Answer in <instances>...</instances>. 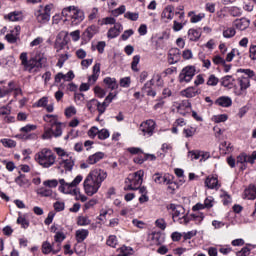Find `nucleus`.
I'll list each match as a JSON object with an SVG mask.
<instances>
[{
	"instance_id": "nucleus-58",
	"label": "nucleus",
	"mask_w": 256,
	"mask_h": 256,
	"mask_svg": "<svg viewBox=\"0 0 256 256\" xmlns=\"http://www.w3.org/2000/svg\"><path fill=\"white\" fill-rule=\"evenodd\" d=\"M196 131H197L196 128L191 127V128H185L183 130V133H184L185 137H193V135H195Z\"/></svg>"
},
{
	"instance_id": "nucleus-26",
	"label": "nucleus",
	"mask_w": 256,
	"mask_h": 256,
	"mask_svg": "<svg viewBox=\"0 0 256 256\" xmlns=\"http://www.w3.org/2000/svg\"><path fill=\"white\" fill-rule=\"evenodd\" d=\"M104 83L107 85L108 89H111L112 91L119 88V84H117V80L115 78L106 77L104 79Z\"/></svg>"
},
{
	"instance_id": "nucleus-61",
	"label": "nucleus",
	"mask_w": 256,
	"mask_h": 256,
	"mask_svg": "<svg viewBox=\"0 0 256 256\" xmlns=\"http://www.w3.org/2000/svg\"><path fill=\"white\" fill-rule=\"evenodd\" d=\"M18 225H22L23 229H27L29 227V222L27 219L23 218L22 216H19L17 219Z\"/></svg>"
},
{
	"instance_id": "nucleus-57",
	"label": "nucleus",
	"mask_w": 256,
	"mask_h": 256,
	"mask_svg": "<svg viewBox=\"0 0 256 256\" xmlns=\"http://www.w3.org/2000/svg\"><path fill=\"white\" fill-rule=\"evenodd\" d=\"M94 93L95 95H97V97H99L100 99H103V97H105L106 92L99 86H96L94 88Z\"/></svg>"
},
{
	"instance_id": "nucleus-6",
	"label": "nucleus",
	"mask_w": 256,
	"mask_h": 256,
	"mask_svg": "<svg viewBox=\"0 0 256 256\" xmlns=\"http://www.w3.org/2000/svg\"><path fill=\"white\" fill-rule=\"evenodd\" d=\"M196 71L195 66L184 67L178 76L179 83H190L193 77H195Z\"/></svg>"
},
{
	"instance_id": "nucleus-24",
	"label": "nucleus",
	"mask_w": 256,
	"mask_h": 256,
	"mask_svg": "<svg viewBox=\"0 0 256 256\" xmlns=\"http://www.w3.org/2000/svg\"><path fill=\"white\" fill-rule=\"evenodd\" d=\"M89 237V230L87 229H80L76 231V241L77 243H83L84 240Z\"/></svg>"
},
{
	"instance_id": "nucleus-7",
	"label": "nucleus",
	"mask_w": 256,
	"mask_h": 256,
	"mask_svg": "<svg viewBox=\"0 0 256 256\" xmlns=\"http://www.w3.org/2000/svg\"><path fill=\"white\" fill-rule=\"evenodd\" d=\"M100 188L101 185L98 184L93 178L89 177V175L84 180V191L86 195L92 197V195H95Z\"/></svg>"
},
{
	"instance_id": "nucleus-52",
	"label": "nucleus",
	"mask_w": 256,
	"mask_h": 256,
	"mask_svg": "<svg viewBox=\"0 0 256 256\" xmlns=\"http://www.w3.org/2000/svg\"><path fill=\"white\" fill-rule=\"evenodd\" d=\"M155 225L156 227H158V229H161L162 231H165V229H167V223L163 218L157 219L155 221Z\"/></svg>"
},
{
	"instance_id": "nucleus-42",
	"label": "nucleus",
	"mask_w": 256,
	"mask_h": 256,
	"mask_svg": "<svg viewBox=\"0 0 256 256\" xmlns=\"http://www.w3.org/2000/svg\"><path fill=\"white\" fill-rule=\"evenodd\" d=\"M124 17L129 21H137L139 19V12H126Z\"/></svg>"
},
{
	"instance_id": "nucleus-14",
	"label": "nucleus",
	"mask_w": 256,
	"mask_h": 256,
	"mask_svg": "<svg viewBox=\"0 0 256 256\" xmlns=\"http://www.w3.org/2000/svg\"><path fill=\"white\" fill-rule=\"evenodd\" d=\"M123 31V25L121 23H116L114 27L110 28L107 33L108 39H115V37H119L121 32Z\"/></svg>"
},
{
	"instance_id": "nucleus-56",
	"label": "nucleus",
	"mask_w": 256,
	"mask_h": 256,
	"mask_svg": "<svg viewBox=\"0 0 256 256\" xmlns=\"http://www.w3.org/2000/svg\"><path fill=\"white\" fill-rule=\"evenodd\" d=\"M38 194L41 195L42 197H51V195H53V190L41 188L38 191Z\"/></svg>"
},
{
	"instance_id": "nucleus-49",
	"label": "nucleus",
	"mask_w": 256,
	"mask_h": 256,
	"mask_svg": "<svg viewBox=\"0 0 256 256\" xmlns=\"http://www.w3.org/2000/svg\"><path fill=\"white\" fill-rule=\"evenodd\" d=\"M139 61H141V56L135 55L131 63L132 71H139V69L137 68V65H139Z\"/></svg>"
},
{
	"instance_id": "nucleus-41",
	"label": "nucleus",
	"mask_w": 256,
	"mask_h": 256,
	"mask_svg": "<svg viewBox=\"0 0 256 256\" xmlns=\"http://www.w3.org/2000/svg\"><path fill=\"white\" fill-rule=\"evenodd\" d=\"M77 223L80 227H85V225H91V220L87 216H80Z\"/></svg>"
},
{
	"instance_id": "nucleus-36",
	"label": "nucleus",
	"mask_w": 256,
	"mask_h": 256,
	"mask_svg": "<svg viewBox=\"0 0 256 256\" xmlns=\"http://www.w3.org/2000/svg\"><path fill=\"white\" fill-rule=\"evenodd\" d=\"M52 135H53V137H61V135H63V129L61 128V122L54 125V128H52Z\"/></svg>"
},
{
	"instance_id": "nucleus-18",
	"label": "nucleus",
	"mask_w": 256,
	"mask_h": 256,
	"mask_svg": "<svg viewBox=\"0 0 256 256\" xmlns=\"http://www.w3.org/2000/svg\"><path fill=\"white\" fill-rule=\"evenodd\" d=\"M245 199L255 200L256 199V185L250 184L248 188L244 190Z\"/></svg>"
},
{
	"instance_id": "nucleus-64",
	"label": "nucleus",
	"mask_w": 256,
	"mask_h": 256,
	"mask_svg": "<svg viewBox=\"0 0 256 256\" xmlns=\"http://www.w3.org/2000/svg\"><path fill=\"white\" fill-rule=\"evenodd\" d=\"M249 53H250V59H252V61H255L256 60V45H253L250 47Z\"/></svg>"
},
{
	"instance_id": "nucleus-25",
	"label": "nucleus",
	"mask_w": 256,
	"mask_h": 256,
	"mask_svg": "<svg viewBox=\"0 0 256 256\" xmlns=\"http://www.w3.org/2000/svg\"><path fill=\"white\" fill-rule=\"evenodd\" d=\"M4 18L8 19V21H23V13L14 11L4 16Z\"/></svg>"
},
{
	"instance_id": "nucleus-8",
	"label": "nucleus",
	"mask_w": 256,
	"mask_h": 256,
	"mask_svg": "<svg viewBox=\"0 0 256 256\" xmlns=\"http://www.w3.org/2000/svg\"><path fill=\"white\" fill-rule=\"evenodd\" d=\"M155 127H157V123L149 119L140 124L139 130L144 137H152L153 133H155Z\"/></svg>"
},
{
	"instance_id": "nucleus-51",
	"label": "nucleus",
	"mask_w": 256,
	"mask_h": 256,
	"mask_svg": "<svg viewBox=\"0 0 256 256\" xmlns=\"http://www.w3.org/2000/svg\"><path fill=\"white\" fill-rule=\"evenodd\" d=\"M229 13L232 17H241V9L237 6H233L230 8Z\"/></svg>"
},
{
	"instance_id": "nucleus-12",
	"label": "nucleus",
	"mask_w": 256,
	"mask_h": 256,
	"mask_svg": "<svg viewBox=\"0 0 256 256\" xmlns=\"http://www.w3.org/2000/svg\"><path fill=\"white\" fill-rule=\"evenodd\" d=\"M238 83L240 85L239 90H235L234 93L237 95V97H241L249 87H251V82L249 80V77H241L238 78Z\"/></svg>"
},
{
	"instance_id": "nucleus-27",
	"label": "nucleus",
	"mask_w": 256,
	"mask_h": 256,
	"mask_svg": "<svg viewBox=\"0 0 256 256\" xmlns=\"http://www.w3.org/2000/svg\"><path fill=\"white\" fill-rule=\"evenodd\" d=\"M171 178L167 175L162 176L159 173L154 174V182L158 185H165Z\"/></svg>"
},
{
	"instance_id": "nucleus-50",
	"label": "nucleus",
	"mask_w": 256,
	"mask_h": 256,
	"mask_svg": "<svg viewBox=\"0 0 256 256\" xmlns=\"http://www.w3.org/2000/svg\"><path fill=\"white\" fill-rule=\"evenodd\" d=\"M219 83V78H217L215 75H210L207 81V85L210 87H215Z\"/></svg>"
},
{
	"instance_id": "nucleus-54",
	"label": "nucleus",
	"mask_w": 256,
	"mask_h": 256,
	"mask_svg": "<svg viewBox=\"0 0 256 256\" xmlns=\"http://www.w3.org/2000/svg\"><path fill=\"white\" fill-rule=\"evenodd\" d=\"M37 129V125L28 124L20 129L21 133H31V131H35Z\"/></svg>"
},
{
	"instance_id": "nucleus-34",
	"label": "nucleus",
	"mask_w": 256,
	"mask_h": 256,
	"mask_svg": "<svg viewBox=\"0 0 256 256\" xmlns=\"http://www.w3.org/2000/svg\"><path fill=\"white\" fill-rule=\"evenodd\" d=\"M15 183H17L19 187H25V185H29V180L25 177V175L21 174L15 179Z\"/></svg>"
},
{
	"instance_id": "nucleus-20",
	"label": "nucleus",
	"mask_w": 256,
	"mask_h": 256,
	"mask_svg": "<svg viewBox=\"0 0 256 256\" xmlns=\"http://www.w3.org/2000/svg\"><path fill=\"white\" fill-rule=\"evenodd\" d=\"M174 10L175 8L173 7V5L166 6L162 11L161 19H168L169 21H171V19H173V16L175 15V12H173Z\"/></svg>"
},
{
	"instance_id": "nucleus-30",
	"label": "nucleus",
	"mask_w": 256,
	"mask_h": 256,
	"mask_svg": "<svg viewBox=\"0 0 256 256\" xmlns=\"http://www.w3.org/2000/svg\"><path fill=\"white\" fill-rule=\"evenodd\" d=\"M165 185H167V191L168 193H171V195H173L175 191L179 189V184H177V182H173L171 178L168 180V182Z\"/></svg>"
},
{
	"instance_id": "nucleus-21",
	"label": "nucleus",
	"mask_w": 256,
	"mask_h": 256,
	"mask_svg": "<svg viewBox=\"0 0 256 256\" xmlns=\"http://www.w3.org/2000/svg\"><path fill=\"white\" fill-rule=\"evenodd\" d=\"M105 157V153L103 152H96L93 155H90L87 159V163L89 165H95V163H99V161H101V159H103Z\"/></svg>"
},
{
	"instance_id": "nucleus-22",
	"label": "nucleus",
	"mask_w": 256,
	"mask_h": 256,
	"mask_svg": "<svg viewBox=\"0 0 256 256\" xmlns=\"http://www.w3.org/2000/svg\"><path fill=\"white\" fill-rule=\"evenodd\" d=\"M43 120L46 123H50V128L52 129H55V125H58V123H60L57 119V115H53V114L44 115Z\"/></svg>"
},
{
	"instance_id": "nucleus-15",
	"label": "nucleus",
	"mask_w": 256,
	"mask_h": 256,
	"mask_svg": "<svg viewBox=\"0 0 256 256\" xmlns=\"http://www.w3.org/2000/svg\"><path fill=\"white\" fill-rule=\"evenodd\" d=\"M99 73H101V63H96L93 66V74L88 78V83H90V85H95L97 79H99Z\"/></svg>"
},
{
	"instance_id": "nucleus-11",
	"label": "nucleus",
	"mask_w": 256,
	"mask_h": 256,
	"mask_svg": "<svg viewBox=\"0 0 256 256\" xmlns=\"http://www.w3.org/2000/svg\"><path fill=\"white\" fill-rule=\"evenodd\" d=\"M88 176L93 179L98 185H101L107 179V172L101 169L92 170Z\"/></svg>"
},
{
	"instance_id": "nucleus-46",
	"label": "nucleus",
	"mask_w": 256,
	"mask_h": 256,
	"mask_svg": "<svg viewBox=\"0 0 256 256\" xmlns=\"http://www.w3.org/2000/svg\"><path fill=\"white\" fill-rule=\"evenodd\" d=\"M67 59H69L68 53L60 54L58 62H57V67H63V65H65V61H67Z\"/></svg>"
},
{
	"instance_id": "nucleus-33",
	"label": "nucleus",
	"mask_w": 256,
	"mask_h": 256,
	"mask_svg": "<svg viewBox=\"0 0 256 256\" xmlns=\"http://www.w3.org/2000/svg\"><path fill=\"white\" fill-rule=\"evenodd\" d=\"M97 31V26L92 25L86 29L85 35L88 39H93V36L97 35Z\"/></svg>"
},
{
	"instance_id": "nucleus-28",
	"label": "nucleus",
	"mask_w": 256,
	"mask_h": 256,
	"mask_svg": "<svg viewBox=\"0 0 256 256\" xmlns=\"http://www.w3.org/2000/svg\"><path fill=\"white\" fill-rule=\"evenodd\" d=\"M184 97L191 99L197 96V89L195 87H189L181 92Z\"/></svg>"
},
{
	"instance_id": "nucleus-60",
	"label": "nucleus",
	"mask_w": 256,
	"mask_h": 256,
	"mask_svg": "<svg viewBox=\"0 0 256 256\" xmlns=\"http://www.w3.org/2000/svg\"><path fill=\"white\" fill-rule=\"evenodd\" d=\"M47 103H49V98L44 96L37 101L36 107H47Z\"/></svg>"
},
{
	"instance_id": "nucleus-43",
	"label": "nucleus",
	"mask_w": 256,
	"mask_h": 256,
	"mask_svg": "<svg viewBox=\"0 0 256 256\" xmlns=\"http://www.w3.org/2000/svg\"><path fill=\"white\" fill-rule=\"evenodd\" d=\"M236 33L235 28H228L223 31V37H225V39H231V37H235Z\"/></svg>"
},
{
	"instance_id": "nucleus-39",
	"label": "nucleus",
	"mask_w": 256,
	"mask_h": 256,
	"mask_svg": "<svg viewBox=\"0 0 256 256\" xmlns=\"http://www.w3.org/2000/svg\"><path fill=\"white\" fill-rule=\"evenodd\" d=\"M233 81H235V79H233V76L227 75L222 78L221 85L223 87H229L230 85H233Z\"/></svg>"
},
{
	"instance_id": "nucleus-32",
	"label": "nucleus",
	"mask_w": 256,
	"mask_h": 256,
	"mask_svg": "<svg viewBox=\"0 0 256 256\" xmlns=\"http://www.w3.org/2000/svg\"><path fill=\"white\" fill-rule=\"evenodd\" d=\"M0 142L2 143L3 147H7L8 149H13L17 147V142H15V140L3 138L0 140Z\"/></svg>"
},
{
	"instance_id": "nucleus-13",
	"label": "nucleus",
	"mask_w": 256,
	"mask_h": 256,
	"mask_svg": "<svg viewBox=\"0 0 256 256\" xmlns=\"http://www.w3.org/2000/svg\"><path fill=\"white\" fill-rule=\"evenodd\" d=\"M19 35H21V26H15V28L5 36V39L8 43L13 44L19 41Z\"/></svg>"
},
{
	"instance_id": "nucleus-37",
	"label": "nucleus",
	"mask_w": 256,
	"mask_h": 256,
	"mask_svg": "<svg viewBox=\"0 0 256 256\" xmlns=\"http://www.w3.org/2000/svg\"><path fill=\"white\" fill-rule=\"evenodd\" d=\"M97 105H99V101L97 99H92L87 102L86 107H87L88 111H90V113H93V111H95V107H97Z\"/></svg>"
},
{
	"instance_id": "nucleus-5",
	"label": "nucleus",
	"mask_w": 256,
	"mask_h": 256,
	"mask_svg": "<svg viewBox=\"0 0 256 256\" xmlns=\"http://www.w3.org/2000/svg\"><path fill=\"white\" fill-rule=\"evenodd\" d=\"M63 17H71L73 19V23L77 25V23H81L83 19H85V13L83 11L77 9L75 6H69L68 8H64L62 10Z\"/></svg>"
},
{
	"instance_id": "nucleus-4",
	"label": "nucleus",
	"mask_w": 256,
	"mask_h": 256,
	"mask_svg": "<svg viewBox=\"0 0 256 256\" xmlns=\"http://www.w3.org/2000/svg\"><path fill=\"white\" fill-rule=\"evenodd\" d=\"M81 181H83V176L81 175L76 176V178L71 183L65 182V179H60V190L62 191V193H73L74 195H77V189H75V187H77V185H79Z\"/></svg>"
},
{
	"instance_id": "nucleus-1",
	"label": "nucleus",
	"mask_w": 256,
	"mask_h": 256,
	"mask_svg": "<svg viewBox=\"0 0 256 256\" xmlns=\"http://www.w3.org/2000/svg\"><path fill=\"white\" fill-rule=\"evenodd\" d=\"M36 161L41 165V167L49 169V167H53V165H55L57 156L51 149L44 148L36 154Z\"/></svg>"
},
{
	"instance_id": "nucleus-62",
	"label": "nucleus",
	"mask_w": 256,
	"mask_h": 256,
	"mask_svg": "<svg viewBox=\"0 0 256 256\" xmlns=\"http://www.w3.org/2000/svg\"><path fill=\"white\" fill-rule=\"evenodd\" d=\"M53 137V128H48L44 131L42 139H52Z\"/></svg>"
},
{
	"instance_id": "nucleus-29",
	"label": "nucleus",
	"mask_w": 256,
	"mask_h": 256,
	"mask_svg": "<svg viewBox=\"0 0 256 256\" xmlns=\"http://www.w3.org/2000/svg\"><path fill=\"white\" fill-rule=\"evenodd\" d=\"M201 38V32L195 29H190L188 31V39L189 41H199Z\"/></svg>"
},
{
	"instance_id": "nucleus-53",
	"label": "nucleus",
	"mask_w": 256,
	"mask_h": 256,
	"mask_svg": "<svg viewBox=\"0 0 256 256\" xmlns=\"http://www.w3.org/2000/svg\"><path fill=\"white\" fill-rule=\"evenodd\" d=\"M73 115H77V109L75 108V106H70L68 108L65 109V116L66 117H73Z\"/></svg>"
},
{
	"instance_id": "nucleus-47",
	"label": "nucleus",
	"mask_w": 256,
	"mask_h": 256,
	"mask_svg": "<svg viewBox=\"0 0 256 256\" xmlns=\"http://www.w3.org/2000/svg\"><path fill=\"white\" fill-rule=\"evenodd\" d=\"M98 139L101 141H105V139H109V130L102 129L98 131Z\"/></svg>"
},
{
	"instance_id": "nucleus-59",
	"label": "nucleus",
	"mask_w": 256,
	"mask_h": 256,
	"mask_svg": "<svg viewBox=\"0 0 256 256\" xmlns=\"http://www.w3.org/2000/svg\"><path fill=\"white\" fill-rule=\"evenodd\" d=\"M43 185L45 187L53 188V187H57V185H59V182L56 179L46 180V181L43 182Z\"/></svg>"
},
{
	"instance_id": "nucleus-45",
	"label": "nucleus",
	"mask_w": 256,
	"mask_h": 256,
	"mask_svg": "<svg viewBox=\"0 0 256 256\" xmlns=\"http://www.w3.org/2000/svg\"><path fill=\"white\" fill-rule=\"evenodd\" d=\"M106 244H107L109 247H112V248L115 249V248L117 247V236H115V235L109 236V238L107 239Z\"/></svg>"
},
{
	"instance_id": "nucleus-9",
	"label": "nucleus",
	"mask_w": 256,
	"mask_h": 256,
	"mask_svg": "<svg viewBox=\"0 0 256 256\" xmlns=\"http://www.w3.org/2000/svg\"><path fill=\"white\" fill-rule=\"evenodd\" d=\"M52 9H53V5L48 4L44 8V12H41V10H38L35 14L38 23H41V24L49 23V21L51 19V10Z\"/></svg>"
},
{
	"instance_id": "nucleus-55",
	"label": "nucleus",
	"mask_w": 256,
	"mask_h": 256,
	"mask_svg": "<svg viewBox=\"0 0 256 256\" xmlns=\"http://www.w3.org/2000/svg\"><path fill=\"white\" fill-rule=\"evenodd\" d=\"M97 135H99V128L93 126L92 128L89 129L88 136L90 137V139H95Z\"/></svg>"
},
{
	"instance_id": "nucleus-16",
	"label": "nucleus",
	"mask_w": 256,
	"mask_h": 256,
	"mask_svg": "<svg viewBox=\"0 0 256 256\" xmlns=\"http://www.w3.org/2000/svg\"><path fill=\"white\" fill-rule=\"evenodd\" d=\"M179 57H180V51L177 48H172L169 50L168 53V61L170 65H175V63L179 62Z\"/></svg>"
},
{
	"instance_id": "nucleus-17",
	"label": "nucleus",
	"mask_w": 256,
	"mask_h": 256,
	"mask_svg": "<svg viewBox=\"0 0 256 256\" xmlns=\"http://www.w3.org/2000/svg\"><path fill=\"white\" fill-rule=\"evenodd\" d=\"M251 21L247 18H241V19H236L234 21V26L236 29H239L240 31H245L250 25Z\"/></svg>"
},
{
	"instance_id": "nucleus-10",
	"label": "nucleus",
	"mask_w": 256,
	"mask_h": 256,
	"mask_svg": "<svg viewBox=\"0 0 256 256\" xmlns=\"http://www.w3.org/2000/svg\"><path fill=\"white\" fill-rule=\"evenodd\" d=\"M68 39H69V36H67V33L65 32H60L57 35L55 40V45H54L57 53H59V51H63V49L67 47V43L69 42Z\"/></svg>"
},
{
	"instance_id": "nucleus-35",
	"label": "nucleus",
	"mask_w": 256,
	"mask_h": 256,
	"mask_svg": "<svg viewBox=\"0 0 256 256\" xmlns=\"http://www.w3.org/2000/svg\"><path fill=\"white\" fill-rule=\"evenodd\" d=\"M62 165L66 171H71L75 165V161H73V158H68L62 161Z\"/></svg>"
},
{
	"instance_id": "nucleus-23",
	"label": "nucleus",
	"mask_w": 256,
	"mask_h": 256,
	"mask_svg": "<svg viewBox=\"0 0 256 256\" xmlns=\"http://www.w3.org/2000/svg\"><path fill=\"white\" fill-rule=\"evenodd\" d=\"M215 103L220 107H231V105H233V101L231 100L230 97L227 96L219 97Z\"/></svg>"
},
{
	"instance_id": "nucleus-40",
	"label": "nucleus",
	"mask_w": 256,
	"mask_h": 256,
	"mask_svg": "<svg viewBox=\"0 0 256 256\" xmlns=\"http://www.w3.org/2000/svg\"><path fill=\"white\" fill-rule=\"evenodd\" d=\"M51 251H53V246L51 245V243H49L48 241L43 242L42 253H44V255H49Z\"/></svg>"
},
{
	"instance_id": "nucleus-38",
	"label": "nucleus",
	"mask_w": 256,
	"mask_h": 256,
	"mask_svg": "<svg viewBox=\"0 0 256 256\" xmlns=\"http://www.w3.org/2000/svg\"><path fill=\"white\" fill-rule=\"evenodd\" d=\"M131 255H133V248L127 247V246H123L120 249V253L118 254V256H131Z\"/></svg>"
},
{
	"instance_id": "nucleus-3",
	"label": "nucleus",
	"mask_w": 256,
	"mask_h": 256,
	"mask_svg": "<svg viewBox=\"0 0 256 256\" xmlns=\"http://www.w3.org/2000/svg\"><path fill=\"white\" fill-rule=\"evenodd\" d=\"M143 175H145L143 170L130 174L125 180V191H137L143 185Z\"/></svg>"
},
{
	"instance_id": "nucleus-44",
	"label": "nucleus",
	"mask_w": 256,
	"mask_h": 256,
	"mask_svg": "<svg viewBox=\"0 0 256 256\" xmlns=\"http://www.w3.org/2000/svg\"><path fill=\"white\" fill-rule=\"evenodd\" d=\"M191 108V102H189V100H184V101H182L179 105H178V107H177V109H178V111H180V113L183 115V112H181V111H183V109H190Z\"/></svg>"
},
{
	"instance_id": "nucleus-48",
	"label": "nucleus",
	"mask_w": 256,
	"mask_h": 256,
	"mask_svg": "<svg viewBox=\"0 0 256 256\" xmlns=\"http://www.w3.org/2000/svg\"><path fill=\"white\" fill-rule=\"evenodd\" d=\"M227 119H228L227 114H220L213 117L214 123H225Z\"/></svg>"
},
{
	"instance_id": "nucleus-31",
	"label": "nucleus",
	"mask_w": 256,
	"mask_h": 256,
	"mask_svg": "<svg viewBox=\"0 0 256 256\" xmlns=\"http://www.w3.org/2000/svg\"><path fill=\"white\" fill-rule=\"evenodd\" d=\"M218 183H219V181L215 177H207L206 181H205V185H206V187H208V189H215V187H217Z\"/></svg>"
},
{
	"instance_id": "nucleus-2",
	"label": "nucleus",
	"mask_w": 256,
	"mask_h": 256,
	"mask_svg": "<svg viewBox=\"0 0 256 256\" xmlns=\"http://www.w3.org/2000/svg\"><path fill=\"white\" fill-rule=\"evenodd\" d=\"M20 61H21V65H23L25 71H33V69H35V67L37 69L43 67V63H45V58L41 57V56H35L33 58H31L30 60H28L27 58V52H23L20 54Z\"/></svg>"
},
{
	"instance_id": "nucleus-63",
	"label": "nucleus",
	"mask_w": 256,
	"mask_h": 256,
	"mask_svg": "<svg viewBox=\"0 0 256 256\" xmlns=\"http://www.w3.org/2000/svg\"><path fill=\"white\" fill-rule=\"evenodd\" d=\"M133 33H135L133 29L125 30L124 33L121 35L122 41H127V39H129V37L133 35Z\"/></svg>"
},
{
	"instance_id": "nucleus-19",
	"label": "nucleus",
	"mask_w": 256,
	"mask_h": 256,
	"mask_svg": "<svg viewBox=\"0 0 256 256\" xmlns=\"http://www.w3.org/2000/svg\"><path fill=\"white\" fill-rule=\"evenodd\" d=\"M61 79H63L64 81H73V79H75V74L71 70L67 74L58 73L55 76V82L61 83Z\"/></svg>"
}]
</instances>
